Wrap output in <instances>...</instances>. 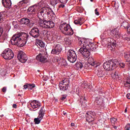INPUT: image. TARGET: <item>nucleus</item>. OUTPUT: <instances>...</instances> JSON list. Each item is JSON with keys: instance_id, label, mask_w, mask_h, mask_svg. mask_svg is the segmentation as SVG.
<instances>
[{"instance_id": "1", "label": "nucleus", "mask_w": 130, "mask_h": 130, "mask_svg": "<svg viewBox=\"0 0 130 130\" xmlns=\"http://www.w3.org/2000/svg\"><path fill=\"white\" fill-rule=\"evenodd\" d=\"M44 15H48V16H52L54 17V12L52 11L51 9L49 7H43L38 12V17L40 19L39 25L41 27L43 28H45L46 29H50L54 27V22L53 21L43 20V17Z\"/></svg>"}, {"instance_id": "2", "label": "nucleus", "mask_w": 130, "mask_h": 130, "mask_svg": "<svg viewBox=\"0 0 130 130\" xmlns=\"http://www.w3.org/2000/svg\"><path fill=\"white\" fill-rule=\"evenodd\" d=\"M27 39L28 35L27 34H17L14 35L11 39V44L23 47L27 43Z\"/></svg>"}, {"instance_id": "3", "label": "nucleus", "mask_w": 130, "mask_h": 130, "mask_svg": "<svg viewBox=\"0 0 130 130\" xmlns=\"http://www.w3.org/2000/svg\"><path fill=\"white\" fill-rule=\"evenodd\" d=\"M79 46H85L86 45V48L88 49H90L92 51H95L96 50V45L90 42V39L81 38L79 40L78 43Z\"/></svg>"}, {"instance_id": "4", "label": "nucleus", "mask_w": 130, "mask_h": 130, "mask_svg": "<svg viewBox=\"0 0 130 130\" xmlns=\"http://www.w3.org/2000/svg\"><path fill=\"white\" fill-rule=\"evenodd\" d=\"M59 29L65 35L71 36L74 34V31L71 28V26L67 23H61L59 26Z\"/></svg>"}, {"instance_id": "5", "label": "nucleus", "mask_w": 130, "mask_h": 130, "mask_svg": "<svg viewBox=\"0 0 130 130\" xmlns=\"http://www.w3.org/2000/svg\"><path fill=\"white\" fill-rule=\"evenodd\" d=\"M116 64L117 63H115V61H109L104 63L103 68L106 71H112L116 68Z\"/></svg>"}, {"instance_id": "6", "label": "nucleus", "mask_w": 130, "mask_h": 130, "mask_svg": "<svg viewBox=\"0 0 130 130\" xmlns=\"http://www.w3.org/2000/svg\"><path fill=\"white\" fill-rule=\"evenodd\" d=\"M2 55L4 59L6 60H10L12 58H14V52L10 49H7L4 51L2 53Z\"/></svg>"}, {"instance_id": "7", "label": "nucleus", "mask_w": 130, "mask_h": 130, "mask_svg": "<svg viewBox=\"0 0 130 130\" xmlns=\"http://www.w3.org/2000/svg\"><path fill=\"white\" fill-rule=\"evenodd\" d=\"M80 46L81 48L79 50V52L82 54L84 59H87L91 55V53L89 51V49L86 47V45Z\"/></svg>"}, {"instance_id": "8", "label": "nucleus", "mask_w": 130, "mask_h": 130, "mask_svg": "<svg viewBox=\"0 0 130 130\" xmlns=\"http://www.w3.org/2000/svg\"><path fill=\"white\" fill-rule=\"evenodd\" d=\"M70 84V79L69 78H65L59 84V87L60 90L62 91H66L68 90L69 88V85Z\"/></svg>"}, {"instance_id": "9", "label": "nucleus", "mask_w": 130, "mask_h": 130, "mask_svg": "<svg viewBox=\"0 0 130 130\" xmlns=\"http://www.w3.org/2000/svg\"><path fill=\"white\" fill-rule=\"evenodd\" d=\"M36 59L41 62H45L47 60V53L45 51H42L36 56Z\"/></svg>"}, {"instance_id": "10", "label": "nucleus", "mask_w": 130, "mask_h": 130, "mask_svg": "<svg viewBox=\"0 0 130 130\" xmlns=\"http://www.w3.org/2000/svg\"><path fill=\"white\" fill-rule=\"evenodd\" d=\"M101 38L102 39V40L106 41L107 44H108V45H110L112 48H114L116 47V43L115 42H115H113V39L110 38H105L104 34L101 35Z\"/></svg>"}, {"instance_id": "11", "label": "nucleus", "mask_w": 130, "mask_h": 130, "mask_svg": "<svg viewBox=\"0 0 130 130\" xmlns=\"http://www.w3.org/2000/svg\"><path fill=\"white\" fill-rule=\"evenodd\" d=\"M43 7V5H42V4L41 3H40L37 5H34L30 7L28 9L27 11L30 13L34 14L35 12H37V10H39L38 11V13H39V11L41 9H43L44 7Z\"/></svg>"}, {"instance_id": "12", "label": "nucleus", "mask_w": 130, "mask_h": 130, "mask_svg": "<svg viewBox=\"0 0 130 130\" xmlns=\"http://www.w3.org/2000/svg\"><path fill=\"white\" fill-rule=\"evenodd\" d=\"M17 57L20 62L22 63H25V62L28 60L27 55H26V54H25L22 51L19 52Z\"/></svg>"}, {"instance_id": "13", "label": "nucleus", "mask_w": 130, "mask_h": 130, "mask_svg": "<svg viewBox=\"0 0 130 130\" xmlns=\"http://www.w3.org/2000/svg\"><path fill=\"white\" fill-rule=\"evenodd\" d=\"M43 116H44V111H43V108L42 107L39 112V116L37 118L34 119L35 123L36 124H39L40 123V121L42 120Z\"/></svg>"}, {"instance_id": "14", "label": "nucleus", "mask_w": 130, "mask_h": 130, "mask_svg": "<svg viewBox=\"0 0 130 130\" xmlns=\"http://www.w3.org/2000/svg\"><path fill=\"white\" fill-rule=\"evenodd\" d=\"M86 119L89 122H92L94 120V116H95V112L89 111L85 115Z\"/></svg>"}, {"instance_id": "15", "label": "nucleus", "mask_w": 130, "mask_h": 130, "mask_svg": "<svg viewBox=\"0 0 130 130\" xmlns=\"http://www.w3.org/2000/svg\"><path fill=\"white\" fill-rule=\"evenodd\" d=\"M61 50H62V47L60 44H57L55 48L52 50L51 53L52 54L58 55L60 52H61Z\"/></svg>"}, {"instance_id": "16", "label": "nucleus", "mask_w": 130, "mask_h": 130, "mask_svg": "<svg viewBox=\"0 0 130 130\" xmlns=\"http://www.w3.org/2000/svg\"><path fill=\"white\" fill-rule=\"evenodd\" d=\"M29 34L30 36H32L34 38H38L39 37V35H40L39 29L37 27H34L32 28L29 32Z\"/></svg>"}, {"instance_id": "17", "label": "nucleus", "mask_w": 130, "mask_h": 130, "mask_svg": "<svg viewBox=\"0 0 130 130\" xmlns=\"http://www.w3.org/2000/svg\"><path fill=\"white\" fill-rule=\"evenodd\" d=\"M95 73L99 78H102V80H104V76L106 75V73L101 68L96 69Z\"/></svg>"}, {"instance_id": "18", "label": "nucleus", "mask_w": 130, "mask_h": 130, "mask_svg": "<svg viewBox=\"0 0 130 130\" xmlns=\"http://www.w3.org/2000/svg\"><path fill=\"white\" fill-rule=\"evenodd\" d=\"M85 60L87 61L90 66H92V67H94V68H97V67H98V65H97V63L94 61V59H93L92 57H89L88 58L85 59Z\"/></svg>"}, {"instance_id": "19", "label": "nucleus", "mask_w": 130, "mask_h": 130, "mask_svg": "<svg viewBox=\"0 0 130 130\" xmlns=\"http://www.w3.org/2000/svg\"><path fill=\"white\" fill-rule=\"evenodd\" d=\"M56 61H57V62H58V63H59V64L62 67H66V66H68L67 61H66V59H63L62 58H56Z\"/></svg>"}, {"instance_id": "20", "label": "nucleus", "mask_w": 130, "mask_h": 130, "mask_svg": "<svg viewBox=\"0 0 130 130\" xmlns=\"http://www.w3.org/2000/svg\"><path fill=\"white\" fill-rule=\"evenodd\" d=\"M2 4L6 9H11L12 6V2L11 0H2Z\"/></svg>"}, {"instance_id": "21", "label": "nucleus", "mask_w": 130, "mask_h": 130, "mask_svg": "<svg viewBox=\"0 0 130 130\" xmlns=\"http://www.w3.org/2000/svg\"><path fill=\"white\" fill-rule=\"evenodd\" d=\"M30 106L32 108H39L40 106H41V104L39 103V102L37 101V100H34L30 103Z\"/></svg>"}, {"instance_id": "22", "label": "nucleus", "mask_w": 130, "mask_h": 130, "mask_svg": "<svg viewBox=\"0 0 130 130\" xmlns=\"http://www.w3.org/2000/svg\"><path fill=\"white\" fill-rule=\"evenodd\" d=\"M95 102H96L97 105H99L100 107L101 106H104V101L103 100V99L102 98V97L97 98L95 100Z\"/></svg>"}, {"instance_id": "23", "label": "nucleus", "mask_w": 130, "mask_h": 130, "mask_svg": "<svg viewBox=\"0 0 130 130\" xmlns=\"http://www.w3.org/2000/svg\"><path fill=\"white\" fill-rule=\"evenodd\" d=\"M117 120V119H116L115 118H111V125L113 126V128H114L115 129H117V126H115V125H116Z\"/></svg>"}, {"instance_id": "24", "label": "nucleus", "mask_w": 130, "mask_h": 130, "mask_svg": "<svg viewBox=\"0 0 130 130\" xmlns=\"http://www.w3.org/2000/svg\"><path fill=\"white\" fill-rule=\"evenodd\" d=\"M68 57H77V54L73 50H69L67 53Z\"/></svg>"}, {"instance_id": "25", "label": "nucleus", "mask_w": 130, "mask_h": 130, "mask_svg": "<svg viewBox=\"0 0 130 130\" xmlns=\"http://www.w3.org/2000/svg\"><path fill=\"white\" fill-rule=\"evenodd\" d=\"M86 64V62H77L76 64V67L77 69H79L80 70L82 69V68L84 67Z\"/></svg>"}, {"instance_id": "26", "label": "nucleus", "mask_w": 130, "mask_h": 130, "mask_svg": "<svg viewBox=\"0 0 130 130\" xmlns=\"http://www.w3.org/2000/svg\"><path fill=\"white\" fill-rule=\"evenodd\" d=\"M83 23L84 22L83 21V19L82 18H78L74 21V24H75V25H80V26H81Z\"/></svg>"}, {"instance_id": "27", "label": "nucleus", "mask_w": 130, "mask_h": 130, "mask_svg": "<svg viewBox=\"0 0 130 130\" xmlns=\"http://www.w3.org/2000/svg\"><path fill=\"white\" fill-rule=\"evenodd\" d=\"M21 22L22 24H25V25H28L30 23V19L28 18H22L21 20Z\"/></svg>"}, {"instance_id": "28", "label": "nucleus", "mask_w": 130, "mask_h": 130, "mask_svg": "<svg viewBox=\"0 0 130 130\" xmlns=\"http://www.w3.org/2000/svg\"><path fill=\"white\" fill-rule=\"evenodd\" d=\"M68 59L69 61L72 63H74V62H76L77 60V57H68Z\"/></svg>"}, {"instance_id": "29", "label": "nucleus", "mask_w": 130, "mask_h": 130, "mask_svg": "<svg viewBox=\"0 0 130 130\" xmlns=\"http://www.w3.org/2000/svg\"><path fill=\"white\" fill-rule=\"evenodd\" d=\"M29 0H22L18 3V6H23V5H28Z\"/></svg>"}, {"instance_id": "30", "label": "nucleus", "mask_w": 130, "mask_h": 130, "mask_svg": "<svg viewBox=\"0 0 130 130\" xmlns=\"http://www.w3.org/2000/svg\"><path fill=\"white\" fill-rule=\"evenodd\" d=\"M60 3H61L62 4H64L63 3H62L63 0H59ZM67 3H64V4H66ZM57 4V0H51V5H52V6H55V5Z\"/></svg>"}, {"instance_id": "31", "label": "nucleus", "mask_w": 130, "mask_h": 130, "mask_svg": "<svg viewBox=\"0 0 130 130\" xmlns=\"http://www.w3.org/2000/svg\"><path fill=\"white\" fill-rule=\"evenodd\" d=\"M116 62L117 63V64L116 65V68H117V67H118V66H120V68H124V67H125V64H124V63H119V62H118L117 61V60H115V63H116Z\"/></svg>"}, {"instance_id": "32", "label": "nucleus", "mask_w": 130, "mask_h": 130, "mask_svg": "<svg viewBox=\"0 0 130 130\" xmlns=\"http://www.w3.org/2000/svg\"><path fill=\"white\" fill-rule=\"evenodd\" d=\"M111 33H113V36L115 38H117V39H118V38H119V37H120V36L119 35H118V33H115V30H112L111 31Z\"/></svg>"}, {"instance_id": "33", "label": "nucleus", "mask_w": 130, "mask_h": 130, "mask_svg": "<svg viewBox=\"0 0 130 130\" xmlns=\"http://www.w3.org/2000/svg\"><path fill=\"white\" fill-rule=\"evenodd\" d=\"M37 44L40 46V47H44L45 46V44H44V42L41 40H39L37 42Z\"/></svg>"}, {"instance_id": "34", "label": "nucleus", "mask_w": 130, "mask_h": 130, "mask_svg": "<svg viewBox=\"0 0 130 130\" xmlns=\"http://www.w3.org/2000/svg\"><path fill=\"white\" fill-rule=\"evenodd\" d=\"M86 99H85V98L84 96L82 97L80 99V103L82 106H83V105H84L85 103H86Z\"/></svg>"}, {"instance_id": "35", "label": "nucleus", "mask_w": 130, "mask_h": 130, "mask_svg": "<svg viewBox=\"0 0 130 130\" xmlns=\"http://www.w3.org/2000/svg\"><path fill=\"white\" fill-rule=\"evenodd\" d=\"M113 79H115V80H117L118 78H119V76H118V73L115 72V74L113 75Z\"/></svg>"}, {"instance_id": "36", "label": "nucleus", "mask_w": 130, "mask_h": 130, "mask_svg": "<svg viewBox=\"0 0 130 130\" xmlns=\"http://www.w3.org/2000/svg\"><path fill=\"white\" fill-rule=\"evenodd\" d=\"M35 87V84H28V90H33Z\"/></svg>"}, {"instance_id": "37", "label": "nucleus", "mask_w": 130, "mask_h": 130, "mask_svg": "<svg viewBox=\"0 0 130 130\" xmlns=\"http://www.w3.org/2000/svg\"><path fill=\"white\" fill-rule=\"evenodd\" d=\"M125 87H130V79L127 80L126 82L124 83Z\"/></svg>"}, {"instance_id": "38", "label": "nucleus", "mask_w": 130, "mask_h": 130, "mask_svg": "<svg viewBox=\"0 0 130 130\" xmlns=\"http://www.w3.org/2000/svg\"><path fill=\"white\" fill-rule=\"evenodd\" d=\"M82 86L83 87V88L86 89H90V85H87V83H85V84H82Z\"/></svg>"}, {"instance_id": "39", "label": "nucleus", "mask_w": 130, "mask_h": 130, "mask_svg": "<svg viewBox=\"0 0 130 130\" xmlns=\"http://www.w3.org/2000/svg\"><path fill=\"white\" fill-rule=\"evenodd\" d=\"M129 129H130V124H127L125 126L124 130H129Z\"/></svg>"}, {"instance_id": "40", "label": "nucleus", "mask_w": 130, "mask_h": 130, "mask_svg": "<svg viewBox=\"0 0 130 130\" xmlns=\"http://www.w3.org/2000/svg\"><path fill=\"white\" fill-rule=\"evenodd\" d=\"M94 13H95V14L96 15V16H99V15H100L99 14V12H98V9H95V10H94Z\"/></svg>"}, {"instance_id": "41", "label": "nucleus", "mask_w": 130, "mask_h": 130, "mask_svg": "<svg viewBox=\"0 0 130 130\" xmlns=\"http://www.w3.org/2000/svg\"><path fill=\"white\" fill-rule=\"evenodd\" d=\"M23 87H24V89H29V84L24 85Z\"/></svg>"}, {"instance_id": "42", "label": "nucleus", "mask_w": 130, "mask_h": 130, "mask_svg": "<svg viewBox=\"0 0 130 130\" xmlns=\"http://www.w3.org/2000/svg\"><path fill=\"white\" fill-rule=\"evenodd\" d=\"M79 87H77L76 90L74 91V92H75V93H76V94H79Z\"/></svg>"}, {"instance_id": "43", "label": "nucleus", "mask_w": 130, "mask_h": 130, "mask_svg": "<svg viewBox=\"0 0 130 130\" xmlns=\"http://www.w3.org/2000/svg\"><path fill=\"white\" fill-rule=\"evenodd\" d=\"M127 31L129 34H130V25L128 26H127Z\"/></svg>"}, {"instance_id": "44", "label": "nucleus", "mask_w": 130, "mask_h": 130, "mask_svg": "<svg viewBox=\"0 0 130 130\" xmlns=\"http://www.w3.org/2000/svg\"><path fill=\"white\" fill-rule=\"evenodd\" d=\"M6 91H7V87H3L2 89V91L5 93L6 92Z\"/></svg>"}, {"instance_id": "45", "label": "nucleus", "mask_w": 130, "mask_h": 130, "mask_svg": "<svg viewBox=\"0 0 130 130\" xmlns=\"http://www.w3.org/2000/svg\"><path fill=\"white\" fill-rule=\"evenodd\" d=\"M126 98H127V99H130V93H127L126 94Z\"/></svg>"}, {"instance_id": "46", "label": "nucleus", "mask_w": 130, "mask_h": 130, "mask_svg": "<svg viewBox=\"0 0 130 130\" xmlns=\"http://www.w3.org/2000/svg\"><path fill=\"white\" fill-rule=\"evenodd\" d=\"M69 0H63V1H62V3H63V4H67V3H68Z\"/></svg>"}, {"instance_id": "47", "label": "nucleus", "mask_w": 130, "mask_h": 130, "mask_svg": "<svg viewBox=\"0 0 130 130\" xmlns=\"http://www.w3.org/2000/svg\"><path fill=\"white\" fill-rule=\"evenodd\" d=\"M59 8H64V5L63 4H61L60 6H59Z\"/></svg>"}, {"instance_id": "48", "label": "nucleus", "mask_w": 130, "mask_h": 130, "mask_svg": "<svg viewBox=\"0 0 130 130\" xmlns=\"http://www.w3.org/2000/svg\"><path fill=\"white\" fill-rule=\"evenodd\" d=\"M2 30H3V28H2V27L0 26V36L2 35V34L3 33Z\"/></svg>"}, {"instance_id": "49", "label": "nucleus", "mask_w": 130, "mask_h": 130, "mask_svg": "<svg viewBox=\"0 0 130 130\" xmlns=\"http://www.w3.org/2000/svg\"><path fill=\"white\" fill-rule=\"evenodd\" d=\"M13 108H17V105L13 104Z\"/></svg>"}, {"instance_id": "50", "label": "nucleus", "mask_w": 130, "mask_h": 130, "mask_svg": "<svg viewBox=\"0 0 130 130\" xmlns=\"http://www.w3.org/2000/svg\"><path fill=\"white\" fill-rule=\"evenodd\" d=\"M64 99H66V96H62L61 98V100H64Z\"/></svg>"}, {"instance_id": "51", "label": "nucleus", "mask_w": 130, "mask_h": 130, "mask_svg": "<svg viewBox=\"0 0 130 130\" xmlns=\"http://www.w3.org/2000/svg\"><path fill=\"white\" fill-rule=\"evenodd\" d=\"M75 126V123H71V126Z\"/></svg>"}, {"instance_id": "52", "label": "nucleus", "mask_w": 130, "mask_h": 130, "mask_svg": "<svg viewBox=\"0 0 130 130\" xmlns=\"http://www.w3.org/2000/svg\"><path fill=\"white\" fill-rule=\"evenodd\" d=\"M66 43H67V44H69V45L71 44V42H69V41H67V42H66Z\"/></svg>"}, {"instance_id": "53", "label": "nucleus", "mask_w": 130, "mask_h": 130, "mask_svg": "<svg viewBox=\"0 0 130 130\" xmlns=\"http://www.w3.org/2000/svg\"><path fill=\"white\" fill-rule=\"evenodd\" d=\"M63 113L64 115H66V114H67V112H63Z\"/></svg>"}, {"instance_id": "54", "label": "nucleus", "mask_w": 130, "mask_h": 130, "mask_svg": "<svg viewBox=\"0 0 130 130\" xmlns=\"http://www.w3.org/2000/svg\"><path fill=\"white\" fill-rule=\"evenodd\" d=\"M127 112V109L126 108V109H125V112Z\"/></svg>"}, {"instance_id": "55", "label": "nucleus", "mask_w": 130, "mask_h": 130, "mask_svg": "<svg viewBox=\"0 0 130 130\" xmlns=\"http://www.w3.org/2000/svg\"><path fill=\"white\" fill-rule=\"evenodd\" d=\"M52 20H54V18H52Z\"/></svg>"}, {"instance_id": "56", "label": "nucleus", "mask_w": 130, "mask_h": 130, "mask_svg": "<svg viewBox=\"0 0 130 130\" xmlns=\"http://www.w3.org/2000/svg\"><path fill=\"white\" fill-rule=\"evenodd\" d=\"M93 0H90V2H93Z\"/></svg>"}, {"instance_id": "57", "label": "nucleus", "mask_w": 130, "mask_h": 130, "mask_svg": "<svg viewBox=\"0 0 130 130\" xmlns=\"http://www.w3.org/2000/svg\"><path fill=\"white\" fill-rule=\"evenodd\" d=\"M3 116H4V115H1V117H3Z\"/></svg>"}, {"instance_id": "58", "label": "nucleus", "mask_w": 130, "mask_h": 130, "mask_svg": "<svg viewBox=\"0 0 130 130\" xmlns=\"http://www.w3.org/2000/svg\"><path fill=\"white\" fill-rule=\"evenodd\" d=\"M0 42H2V41H1V40H0Z\"/></svg>"}]
</instances>
